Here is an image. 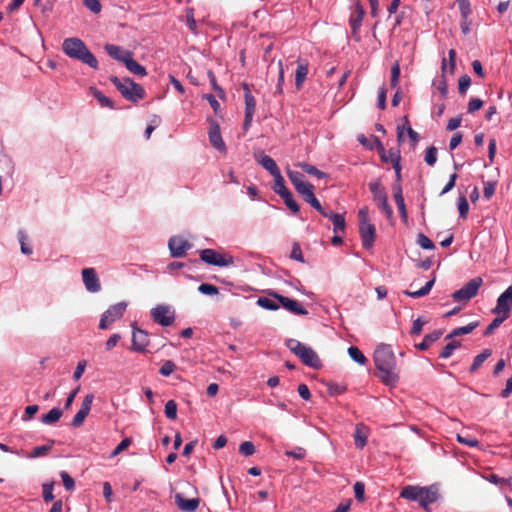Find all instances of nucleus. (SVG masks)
Segmentation results:
<instances>
[{
  "label": "nucleus",
  "mask_w": 512,
  "mask_h": 512,
  "mask_svg": "<svg viewBox=\"0 0 512 512\" xmlns=\"http://www.w3.org/2000/svg\"><path fill=\"white\" fill-rule=\"evenodd\" d=\"M375 367L379 370V377L386 385L393 386L399 381V376L395 373L396 359L392 348L388 344H380L373 355Z\"/></svg>",
  "instance_id": "obj_1"
},
{
  "label": "nucleus",
  "mask_w": 512,
  "mask_h": 512,
  "mask_svg": "<svg viewBox=\"0 0 512 512\" xmlns=\"http://www.w3.org/2000/svg\"><path fill=\"white\" fill-rule=\"evenodd\" d=\"M63 52L70 58L76 59L92 69H98V61L86 44L79 38H66L62 44Z\"/></svg>",
  "instance_id": "obj_2"
},
{
  "label": "nucleus",
  "mask_w": 512,
  "mask_h": 512,
  "mask_svg": "<svg viewBox=\"0 0 512 512\" xmlns=\"http://www.w3.org/2000/svg\"><path fill=\"white\" fill-rule=\"evenodd\" d=\"M286 346L301 360L304 365L313 369L321 368L322 363L317 353L311 347L296 339H288Z\"/></svg>",
  "instance_id": "obj_3"
},
{
  "label": "nucleus",
  "mask_w": 512,
  "mask_h": 512,
  "mask_svg": "<svg viewBox=\"0 0 512 512\" xmlns=\"http://www.w3.org/2000/svg\"><path fill=\"white\" fill-rule=\"evenodd\" d=\"M110 81L121 95L131 102L137 103L145 96L143 87L130 78L120 79L117 76H111Z\"/></svg>",
  "instance_id": "obj_4"
},
{
  "label": "nucleus",
  "mask_w": 512,
  "mask_h": 512,
  "mask_svg": "<svg viewBox=\"0 0 512 512\" xmlns=\"http://www.w3.org/2000/svg\"><path fill=\"white\" fill-rule=\"evenodd\" d=\"M368 207H363L358 212L359 219V234L361 237L362 245L365 249H371L374 245L376 238L375 226L370 223Z\"/></svg>",
  "instance_id": "obj_5"
},
{
  "label": "nucleus",
  "mask_w": 512,
  "mask_h": 512,
  "mask_svg": "<svg viewBox=\"0 0 512 512\" xmlns=\"http://www.w3.org/2000/svg\"><path fill=\"white\" fill-rule=\"evenodd\" d=\"M199 255L201 261L217 267H228L234 263V258L231 255L221 254L214 249H203Z\"/></svg>",
  "instance_id": "obj_6"
},
{
  "label": "nucleus",
  "mask_w": 512,
  "mask_h": 512,
  "mask_svg": "<svg viewBox=\"0 0 512 512\" xmlns=\"http://www.w3.org/2000/svg\"><path fill=\"white\" fill-rule=\"evenodd\" d=\"M128 304L125 301L118 302L114 305H111L101 316L99 321V328L102 330L107 329L112 323L116 320L120 319Z\"/></svg>",
  "instance_id": "obj_7"
},
{
  "label": "nucleus",
  "mask_w": 512,
  "mask_h": 512,
  "mask_svg": "<svg viewBox=\"0 0 512 512\" xmlns=\"http://www.w3.org/2000/svg\"><path fill=\"white\" fill-rule=\"evenodd\" d=\"M483 281L480 277H475L469 280L466 284H464L460 289L456 290L452 294V298L454 301H468L475 297L478 293L479 288L481 287Z\"/></svg>",
  "instance_id": "obj_8"
},
{
  "label": "nucleus",
  "mask_w": 512,
  "mask_h": 512,
  "mask_svg": "<svg viewBox=\"0 0 512 512\" xmlns=\"http://www.w3.org/2000/svg\"><path fill=\"white\" fill-rule=\"evenodd\" d=\"M151 318L153 321L163 327H167L173 324L175 320V312L170 306L165 304H159L151 309Z\"/></svg>",
  "instance_id": "obj_9"
},
{
  "label": "nucleus",
  "mask_w": 512,
  "mask_h": 512,
  "mask_svg": "<svg viewBox=\"0 0 512 512\" xmlns=\"http://www.w3.org/2000/svg\"><path fill=\"white\" fill-rule=\"evenodd\" d=\"M512 310V285L508 286L506 290L500 294L497 299L495 308L492 309V313L496 315H502L503 318H508Z\"/></svg>",
  "instance_id": "obj_10"
},
{
  "label": "nucleus",
  "mask_w": 512,
  "mask_h": 512,
  "mask_svg": "<svg viewBox=\"0 0 512 512\" xmlns=\"http://www.w3.org/2000/svg\"><path fill=\"white\" fill-rule=\"evenodd\" d=\"M269 296L274 297L280 305L294 315H307L308 311L297 301L276 292H269Z\"/></svg>",
  "instance_id": "obj_11"
},
{
  "label": "nucleus",
  "mask_w": 512,
  "mask_h": 512,
  "mask_svg": "<svg viewBox=\"0 0 512 512\" xmlns=\"http://www.w3.org/2000/svg\"><path fill=\"white\" fill-rule=\"evenodd\" d=\"M191 247L192 244L180 236H173L168 241L170 254L174 258L183 257Z\"/></svg>",
  "instance_id": "obj_12"
},
{
  "label": "nucleus",
  "mask_w": 512,
  "mask_h": 512,
  "mask_svg": "<svg viewBox=\"0 0 512 512\" xmlns=\"http://www.w3.org/2000/svg\"><path fill=\"white\" fill-rule=\"evenodd\" d=\"M244 98H245V117H244V123H243V129L247 131L253 121V116L256 109V100L254 96L251 94L250 89L245 84L244 85Z\"/></svg>",
  "instance_id": "obj_13"
},
{
  "label": "nucleus",
  "mask_w": 512,
  "mask_h": 512,
  "mask_svg": "<svg viewBox=\"0 0 512 512\" xmlns=\"http://www.w3.org/2000/svg\"><path fill=\"white\" fill-rule=\"evenodd\" d=\"M82 280L88 292L97 293L101 290V283L94 268H84Z\"/></svg>",
  "instance_id": "obj_14"
},
{
  "label": "nucleus",
  "mask_w": 512,
  "mask_h": 512,
  "mask_svg": "<svg viewBox=\"0 0 512 512\" xmlns=\"http://www.w3.org/2000/svg\"><path fill=\"white\" fill-rule=\"evenodd\" d=\"M420 498L418 500V504L424 508L428 509L429 505L435 503L439 498V489L436 484L422 487V491L420 494Z\"/></svg>",
  "instance_id": "obj_15"
},
{
  "label": "nucleus",
  "mask_w": 512,
  "mask_h": 512,
  "mask_svg": "<svg viewBox=\"0 0 512 512\" xmlns=\"http://www.w3.org/2000/svg\"><path fill=\"white\" fill-rule=\"evenodd\" d=\"M208 136L211 145L216 150L219 152H226V145L221 136L220 126L215 120L210 121Z\"/></svg>",
  "instance_id": "obj_16"
},
{
  "label": "nucleus",
  "mask_w": 512,
  "mask_h": 512,
  "mask_svg": "<svg viewBox=\"0 0 512 512\" xmlns=\"http://www.w3.org/2000/svg\"><path fill=\"white\" fill-rule=\"evenodd\" d=\"M93 400H94V395L93 394H87L84 399H83V402L81 404V408L78 410V412L76 413V415L74 416L72 422H71V425L73 427H80L85 418L88 416L90 410H91V405L93 403Z\"/></svg>",
  "instance_id": "obj_17"
},
{
  "label": "nucleus",
  "mask_w": 512,
  "mask_h": 512,
  "mask_svg": "<svg viewBox=\"0 0 512 512\" xmlns=\"http://www.w3.org/2000/svg\"><path fill=\"white\" fill-rule=\"evenodd\" d=\"M132 328L133 333L131 350L136 352H144L149 343L148 334L144 330L139 329L134 325H132Z\"/></svg>",
  "instance_id": "obj_18"
},
{
  "label": "nucleus",
  "mask_w": 512,
  "mask_h": 512,
  "mask_svg": "<svg viewBox=\"0 0 512 512\" xmlns=\"http://www.w3.org/2000/svg\"><path fill=\"white\" fill-rule=\"evenodd\" d=\"M297 192L302 196L305 202L309 203L319 213L324 210L321 203L314 194V186L311 183L307 184L305 187H302V189L298 190Z\"/></svg>",
  "instance_id": "obj_19"
},
{
  "label": "nucleus",
  "mask_w": 512,
  "mask_h": 512,
  "mask_svg": "<svg viewBox=\"0 0 512 512\" xmlns=\"http://www.w3.org/2000/svg\"><path fill=\"white\" fill-rule=\"evenodd\" d=\"M255 160L260 164L265 170H267L272 176L280 172L276 162L273 158L266 155L264 152H258L254 154Z\"/></svg>",
  "instance_id": "obj_20"
},
{
  "label": "nucleus",
  "mask_w": 512,
  "mask_h": 512,
  "mask_svg": "<svg viewBox=\"0 0 512 512\" xmlns=\"http://www.w3.org/2000/svg\"><path fill=\"white\" fill-rule=\"evenodd\" d=\"M175 503L181 511L193 512L199 507L200 498L185 499L181 493H177Z\"/></svg>",
  "instance_id": "obj_21"
},
{
  "label": "nucleus",
  "mask_w": 512,
  "mask_h": 512,
  "mask_svg": "<svg viewBox=\"0 0 512 512\" xmlns=\"http://www.w3.org/2000/svg\"><path fill=\"white\" fill-rule=\"evenodd\" d=\"M105 51L110 57L119 62H122L123 64H125V61H127L132 56L130 51L114 44H106Z\"/></svg>",
  "instance_id": "obj_22"
},
{
  "label": "nucleus",
  "mask_w": 512,
  "mask_h": 512,
  "mask_svg": "<svg viewBox=\"0 0 512 512\" xmlns=\"http://www.w3.org/2000/svg\"><path fill=\"white\" fill-rule=\"evenodd\" d=\"M323 217L328 218L333 223V231L335 234L339 232H344L346 227L345 218L342 214L334 213V212H327L323 210L320 213Z\"/></svg>",
  "instance_id": "obj_23"
},
{
  "label": "nucleus",
  "mask_w": 512,
  "mask_h": 512,
  "mask_svg": "<svg viewBox=\"0 0 512 512\" xmlns=\"http://www.w3.org/2000/svg\"><path fill=\"white\" fill-rule=\"evenodd\" d=\"M369 190L375 202H379L381 200H384V198L388 197L387 192L385 191V188L383 187L379 179L369 183Z\"/></svg>",
  "instance_id": "obj_24"
},
{
  "label": "nucleus",
  "mask_w": 512,
  "mask_h": 512,
  "mask_svg": "<svg viewBox=\"0 0 512 512\" xmlns=\"http://www.w3.org/2000/svg\"><path fill=\"white\" fill-rule=\"evenodd\" d=\"M308 74V64L304 61H297V69L295 72V86L300 89L306 80Z\"/></svg>",
  "instance_id": "obj_25"
},
{
  "label": "nucleus",
  "mask_w": 512,
  "mask_h": 512,
  "mask_svg": "<svg viewBox=\"0 0 512 512\" xmlns=\"http://www.w3.org/2000/svg\"><path fill=\"white\" fill-rule=\"evenodd\" d=\"M421 491H422V487H420V486L408 485V486H405L401 490L400 497L410 500V501L418 502V500L421 496L420 495Z\"/></svg>",
  "instance_id": "obj_26"
},
{
  "label": "nucleus",
  "mask_w": 512,
  "mask_h": 512,
  "mask_svg": "<svg viewBox=\"0 0 512 512\" xmlns=\"http://www.w3.org/2000/svg\"><path fill=\"white\" fill-rule=\"evenodd\" d=\"M287 175L296 191L309 184V182L305 181V176L301 172L288 170Z\"/></svg>",
  "instance_id": "obj_27"
},
{
  "label": "nucleus",
  "mask_w": 512,
  "mask_h": 512,
  "mask_svg": "<svg viewBox=\"0 0 512 512\" xmlns=\"http://www.w3.org/2000/svg\"><path fill=\"white\" fill-rule=\"evenodd\" d=\"M442 335L441 330H435L423 338L422 342L416 345V347L421 350H427L434 342H436Z\"/></svg>",
  "instance_id": "obj_28"
},
{
  "label": "nucleus",
  "mask_w": 512,
  "mask_h": 512,
  "mask_svg": "<svg viewBox=\"0 0 512 512\" xmlns=\"http://www.w3.org/2000/svg\"><path fill=\"white\" fill-rule=\"evenodd\" d=\"M434 283H435V278L429 280L428 282H426V284L419 290L417 291H409V290H405L403 293L408 296V297H411V298H420V297H424L426 295H428L432 289V287L434 286Z\"/></svg>",
  "instance_id": "obj_29"
},
{
  "label": "nucleus",
  "mask_w": 512,
  "mask_h": 512,
  "mask_svg": "<svg viewBox=\"0 0 512 512\" xmlns=\"http://www.w3.org/2000/svg\"><path fill=\"white\" fill-rule=\"evenodd\" d=\"M274 184L272 186L273 191L278 194L280 197L289 193L290 190L285 186L284 178L281 175V172L273 175Z\"/></svg>",
  "instance_id": "obj_30"
},
{
  "label": "nucleus",
  "mask_w": 512,
  "mask_h": 512,
  "mask_svg": "<svg viewBox=\"0 0 512 512\" xmlns=\"http://www.w3.org/2000/svg\"><path fill=\"white\" fill-rule=\"evenodd\" d=\"M124 65L131 73L135 75L145 76L147 74L146 68L134 60L132 56L127 61H125Z\"/></svg>",
  "instance_id": "obj_31"
},
{
  "label": "nucleus",
  "mask_w": 512,
  "mask_h": 512,
  "mask_svg": "<svg viewBox=\"0 0 512 512\" xmlns=\"http://www.w3.org/2000/svg\"><path fill=\"white\" fill-rule=\"evenodd\" d=\"M478 326V322H471L466 326L458 327L452 330L447 336L446 339H452L453 337L466 335L471 333Z\"/></svg>",
  "instance_id": "obj_32"
},
{
  "label": "nucleus",
  "mask_w": 512,
  "mask_h": 512,
  "mask_svg": "<svg viewBox=\"0 0 512 512\" xmlns=\"http://www.w3.org/2000/svg\"><path fill=\"white\" fill-rule=\"evenodd\" d=\"M63 412L60 408H52L47 414L41 417V422L46 425L56 423L62 416Z\"/></svg>",
  "instance_id": "obj_33"
},
{
  "label": "nucleus",
  "mask_w": 512,
  "mask_h": 512,
  "mask_svg": "<svg viewBox=\"0 0 512 512\" xmlns=\"http://www.w3.org/2000/svg\"><path fill=\"white\" fill-rule=\"evenodd\" d=\"M276 299L270 297H259L257 299V305L263 309L276 311L280 307V303L275 301Z\"/></svg>",
  "instance_id": "obj_34"
},
{
  "label": "nucleus",
  "mask_w": 512,
  "mask_h": 512,
  "mask_svg": "<svg viewBox=\"0 0 512 512\" xmlns=\"http://www.w3.org/2000/svg\"><path fill=\"white\" fill-rule=\"evenodd\" d=\"M54 444H55V441L53 439H50L49 444L37 446V447L33 448V450L30 452V454L27 455L26 457L30 458V459L42 457V456L46 455V453L53 447Z\"/></svg>",
  "instance_id": "obj_35"
},
{
  "label": "nucleus",
  "mask_w": 512,
  "mask_h": 512,
  "mask_svg": "<svg viewBox=\"0 0 512 512\" xmlns=\"http://www.w3.org/2000/svg\"><path fill=\"white\" fill-rule=\"evenodd\" d=\"M492 354V351L490 349H484L480 354H478L470 367L471 372L477 371L481 365L484 363V361Z\"/></svg>",
  "instance_id": "obj_36"
},
{
  "label": "nucleus",
  "mask_w": 512,
  "mask_h": 512,
  "mask_svg": "<svg viewBox=\"0 0 512 512\" xmlns=\"http://www.w3.org/2000/svg\"><path fill=\"white\" fill-rule=\"evenodd\" d=\"M348 354L353 361L360 365H365L367 362V358L361 352V350L356 346H350L348 348Z\"/></svg>",
  "instance_id": "obj_37"
},
{
  "label": "nucleus",
  "mask_w": 512,
  "mask_h": 512,
  "mask_svg": "<svg viewBox=\"0 0 512 512\" xmlns=\"http://www.w3.org/2000/svg\"><path fill=\"white\" fill-rule=\"evenodd\" d=\"M457 207L459 211V216L462 219H466L469 212V204L467 198L464 194H460L457 201Z\"/></svg>",
  "instance_id": "obj_38"
},
{
  "label": "nucleus",
  "mask_w": 512,
  "mask_h": 512,
  "mask_svg": "<svg viewBox=\"0 0 512 512\" xmlns=\"http://www.w3.org/2000/svg\"><path fill=\"white\" fill-rule=\"evenodd\" d=\"M301 169L306 172L309 175L315 176L318 179H324L327 175L325 172L317 169L315 166L308 164V163H302L300 164Z\"/></svg>",
  "instance_id": "obj_39"
},
{
  "label": "nucleus",
  "mask_w": 512,
  "mask_h": 512,
  "mask_svg": "<svg viewBox=\"0 0 512 512\" xmlns=\"http://www.w3.org/2000/svg\"><path fill=\"white\" fill-rule=\"evenodd\" d=\"M355 446L358 449H363L367 443V436L362 433V427L357 426L354 434Z\"/></svg>",
  "instance_id": "obj_40"
},
{
  "label": "nucleus",
  "mask_w": 512,
  "mask_h": 512,
  "mask_svg": "<svg viewBox=\"0 0 512 512\" xmlns=\"http://www.w3.org/2000/svg\"><path fill=\"white\" fill-rule=\"evenodd\" d=\"M53 487L54 482H47L42 485V496L46 503L52 502L54 500Z\"/></svg>",
  "instance_id": "obj_41"
},
{
  "label": "nucleus",
  "mask_w": 512,
  "mask_h": 512,
  "mask_svg": "<svg viewBox=\"0 0 512 512\" xmlns=\"http://www.w3.org/2000/svg\"><path fill=\"white\" fill-rule=\"evenodd\" d=\"M18 240L20 243L21 252L25 255H30L32 253V248L26 244L28 237L24 230L18 231Z\"/></svg>",
  "instance_id": "obj_42"
},
{
  "label": "nucleus",
  "mask_w": 512,
  "mask_h": 512,
  "mask_svg": "<svg viewBox=\"0 0 512 512\" xmlns=\"http://www.w3.org/2000/svg\"><path fill=\"white\" fill-rule=\"evenodd\" d=\"M165 416L170 419L174 420L177 417V404L174 400H169L165 404Z\"/></svg>",
  "instance_id": "obj_43"
},
{
  "label": "nucleus",
  "mask_w": 512,
  "mask_h": 512,
  "mask_svg": "<svg viewBox=\"0 0 512 512\" xmlns=\"http://www.w3.org/2000/svg\"><path fill=\"white\" fill-rule=\"evenodd\" d=\"M281 198L283 199L285 205L292 211L293 214H296L299 212V210H300L299 205L293 199L291 192L281 196Z\"/></svg>",
  "instance_id": "obj_44"
},
{
  "label": "nucleus",
  "mask_w": 512,
  "mask_h": 512,
  "mask_svg": "<svg viewBox=\"0 0 512 512\" xmlns=\"http://www.w3.org/2000/svg\"><path fill=\"white\" fill-rule=\"evenodd\" d=\"M459 346H460V342H458V341L449 342L448 344H446L443 347L439 357L443 358V359L449 358L453 354L454 350L456 348H458Z\"/></svg>",
  "instance_id": "obj_45"
},
{
  "label": "nucleus",
  "mask_w": 512,
  "mask_h": 512,
  "mask_svg": "<svg viewBox=\"0 0 512 512\" xmlns=\"http://www.w3.org/2000/svg\"><path fill=\"white\" fill-rule=\"evenodd\" d=\"M417 244L424 250H433L435 248L434 243L423 233H419L417 236Z\"/></svg>",
  "instance_id": "obj_46"
},
{
  "label": "nucleus",
  "mask_w": 512,
  "mask_h": 512,
  "mask_svg": "<svg viewBox=\"0 0 512 512\" xmlns=\"http://www.w3.org/2000/svg\"><path fill=\"white\" fill-rule=\"evenodd\" d=\"M93 95L94 97L97 99V101L99 102V104L102 106V107H108L110 109H113L114 108V104L112 102L111 99H109L107 96H105L102 92H100L99 90H94L93 92Z\"/></svg>",
  "instance_id": "obj_47"
},
{
  "label": "nucleus",
  "mask_w": 512,
  "mask_h": 512,
  "mask_svg": "<svg viewBox=\"0 0 512 512\" xmlns=\"http://www.w3.org/2000/svg\"><path fill=\"white\" fill-rule=\"evenodd\" d=\"M507 318H503L502 315H497L495 319L492 320V322L486 327L484 331L485 336L491 335L496 328H498L503 321H505Z\"/></svg>",
  "instance_id": "obj_48"
},
{
  "label": "nucleus",
  "mask_w": 512,
  "mask_h": 512,
  "mask_svg": "<svg viewBox=\"0 0 512 512\" xmlns=\"http://www.w3.org/2000/svg\"><path fill=\"white\" fill-rule=\"evenodd\" d=\"M424 160L429 166L435 165L437 161V149L434 146H431L426 150Z\"/></svg>",
  "instance_id": "obj_49"
},
{
  "label": "nucleus",
  "mask_w": 512,
  "mask_h": 512,
  "mask_svg": "<svg viewBox=\"0 0 512 512\" xmlns=\"http://www.w3.org/2000/svg\"><path fill=\"white\" fill-rule=\"evenodd\" d=\"M198 291L204 295L214 296L219 293V289L208 283H203L198 287Z\"/></svg>",
  "instance_id": "obj_50"
},
{
  "label": "nucleus",
  "mask_w": 512,
  "mask_h": 512,
  "mask_svg": "<svg viewBox=\"0 0 512 512\" xmlns=\"http://www.w3.org/2000/svg\"><path fill=\"white\" fill-rule=\"evenodd\" d=\"M175 369H176L175 363L171 360H167L161 366L159 373L162 376L168 377L175 371Z\"/></svg>",
  "instance_id": "obj_51"
},
{
  "label": "nucleus",
  "mask_w": 512,
  "mask_h": 512,
  "mask_svg": "<svg viewBox=\"0 0 512 512\" xmlns=\"http://www.w3.org/2000/svg\"><path fill=\"white\" fill-rule=\"evenodd\" d=\"M239 452L243 456H251L255 453V446L250 441L242 442L239 446Z\"/></svg>",
  "instance_id": "obj_52"
},
{
  "label": "nucleus",
  "mask_w": 512,
  "mask_h": 512,
  "mask_svg": "<svg viewBox=\"0 0 512 512\" xmlns=\"http://www.w3.org/2000/svg\"><path fill=\"white\" fill-rule=\"evenodd\" d=\"M471 85V78L468 75H462L458 81L459 93L464 95Z\"/></svg>",
  "instance_id": "obj_53"
},
{
  "label": "nucleus",
  "mask_w": 512,
  "mask_h": 512,
  "mask_svg": "<svg viewBox=\"0 0 512 512\" xmlns=\"http://www.w3.org/2000/svg\"><path fill=\"white\" fill-rule=\"evenodd\" d=\"M395 200V203L398 207V210H399V213H400V216L402 218V220L404 222H407L408 220V215H407V210H406V205H405V201H404V197H396L394 198Z\"/></svg>",
  "instance_id": "obj_54"
},
{
  "label": "nucleus",
  "mask_w": 512,
  "mask_h": 512,
  "mask_svg": "<svg viewBox=\"0 0 512 512\" xmlns=\"http://www.w3.org/2000/svg\"><path fill=\"white\" fill-rule=\"evenodd\" d=\"M496 182L495 181H486L484 182L483 188V196L485 199L489 200L495 193Z\"/></svg>",
  "instance_id": "obj_55"
},
{
  "label": "nucleus",
  "mask_w": 512,
  "mask_h": 512,
  "mask_svg": "<svg viewBox=\"0 0 512 512\" xmlns=\"http://www.w3.org/2000/svg\"><path fill=\"white\" fill-rule=\"evenodd\" d=\"M60 476L63 482L64 487L66 490L71 491L75 487V481L74 479L68 474L66 471H61Z\"/></svg>",
  "instance_id": "obj_56"
},
{
  "label": "nucleus",
  "mask_w": 512,
  "mask_h": 512,
  "mask_svg": "<svg viewBox=\"0 0 512 512\" xmlns=\"http://www.w3.org/2000/svg\"><path fill=\"white\" fill-rule=\"evenodd\" d=\"M378 207L383 211L385 216L388 219H391L393 216V209L388 203V197L384 198V200H381L379 202H376Z\"/></svg>",
  "instance_id": "obj_57"
},
{
  "label": "nucleus",
  "mask_w": 512,
  "mask_h": 512,
  "mask_svg": "<svg viewBox=\"0 0 512 512\" xmlns=\"http://www.w3.org/2000/svg\"><path fill=\"white\" fill-rule=\"evenodd\" d=\"M285 455L288 457H292L295 459H303L306 456V451L302 447H296L293 450H288L285 452Z\"/></svg>",
  "instance_id": "obj_58"
},
{
  "label": "nucleus",
  "mask_w": 512,
  "mask_h": 512,
  "mask_svg": "<svg viewBox=\"0 0 512 512\" xmlns=\"http://www.w3.org/2000/svg\"><path fill=\"white\" fill-rule=\"evenodd\" d=\"M457 441L463 445H466L468 447H477L479 445V442L475 438L470 437H464L460 434L457 435Z\"/></svg>",
  "instance_id": "obj_59"
},
{
  "label": "nucleus",
  "mask_w": 512,
  "mask_h": 512,
  "mask_svg": "<svg viewBox=\"0 0 512 512\" xmlns=\"http://www.w3.org/2000/svg\"><path fill=\"white\" fill-rule=\"evenodd\" d=\"M482 106H483V101L481 99L471 98L468 103L467 112L473 113V112L479 110Z\"/></svg>",
  "instance_id": "obj_60"
},
{
  "label": "nucleus",
  "mask_w": 512,
  "mask_h": 512,
  "mask_svg": "<svg viewBox=\"0 0 512 512\" xmlns=\"http://www.w3.org/2000/svg\"><path fill=\"white\" fill-rule=\"evenodd\" d=\"M290 257L298 262H304L303 254L298 243H294Z\"/></svg>",
  "instance_id": "obj_61"
},
{
  "label": "nucleus",
  "mask_w": 512,
  "mask_h": 512,
  "mask_svg": "<svg viewBox=\"0 0 512 512\" xmlns=\"http://www.w3.org/2000/svg\"><path fill=\"white\" fill-rule=\"evenodd\" d=\"M84 5L93 13L101 11V4L99 0H83Z\"/></svg>",
  "instance_id": "obj_62"
},
{
  "label": "nucleus",
  "mask_w": 512,
  "mask_h": 512,
  "mask_svg": "<svg viewBox=\"0 0 512 512\" xmlns=\"http://www.w3.org/2000/svg\"><path fill=\"white\" fill-rule=\"evenodd\" d=\"M121 339V336L120 334L118 333H115V334H112L108 340L106 341L105 343V348L107 351H110L112 350L116 345L117 343L119 342V340Z\"/></svg>",
  "instance_id": "obj_63"
},
{
  "label": "nucleus",
  "mask_w": 512,
  "mask_h": 512,
  "mask_svg": "<svg viewBox=\"0 0 512 512\" xmlns=\"http://www.w3.org/2000/svg\"><path fill=\"white\" fill-rule=\"evenodd\" d=\"M459 9H460L462 19H466L469 17V15L471 13V9H470V4L468 1H466V0L459 1Z\"/></svg>",
  "instance_id": "obj_64"
}]
</instances>
